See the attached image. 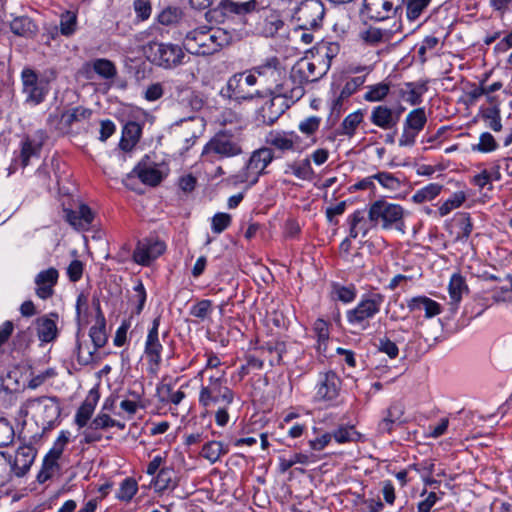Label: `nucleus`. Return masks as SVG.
I'll return each mask as SVG.
<instances>
[{
    "label": "nucleus",
    "mask_w": 512,
    "mask_h": 512,
    "mask_svg": "<svg viewBox=\"0 0 512 512\" xmlns=\"http://www.w3.org/2000/svg\"><path fill=\"white\" fill-rule=\"evenodd\" d=\"M249 25L251 32L264 37H275L285 28V22L281 15L273 10L265 11L255 25Z\"/></svg>",
    "instance_id": "6ab92c4d"
},
{
    "label": "nucleus",
    "mask_w": 512,
    "mask_h": 512,
    "mask_svg": "<svg viewBox=\"0 0 512 512\" xmlns=\"http://www.w3.org/2000/svg\"><path fill=\"white\" fill-rule=\"evenodd\" d=\"M279 157L280 155H275L270 147H261L253 151L243 169L232 176L233 183H247L249 186L256 184L259 177L266 173L267 166Z\"/></svg>",
    "instance_id": "7ed1b4c3"
},
{
    "label": "nucleus",
    "mask_w": 512,
    "mask_h": 512,
    "mask_svg": "<svg viewBox=\"0 0 512 512\" xmlns=\"http://www.w3.org/2000/svg\"><path fill=\"white\" fill-rule=\"evenodd\" d=\"M94 71L105 79H112L117 74V69L114 63L105 58L96 59L93 62Z\"/></svg>",
    "instance_id": "3c124183"
},
{
    "label": "nucleus",
    "mask_w": 512,
    "mask_h": 512,
    "mask_svg": "<svg viewBox=\"0 0 512 512\" xmlns=\"http://www.w3.org/2000/svg\"><path fill=\"white\" fill-rule=\"evenodd\" d=\"M37 455V450L30 444H23L18 447L13 463L16 476H24L32 466Z\"/></svg>",
    "instance_id": "cd10ccee"
},
{
    "label": "nucleus",
    "mask_w": 512,
    "mask_h": 512,
    "mask_svg": "<svg viewBox=\"0 0 512 512\" xmlns=\"http://www.w3.org/2000/svg\"><path fill=\"white\" fill-rule=\"evenodd\" d=\"M77 17L74 13L66 12L61 15L60 31L62 35L70 36L75 32Z\"/></svg>",
    "instance_id": "338daca9"
},
{
    "label": "nucleus",
    "mask_w": 512,
    "mask_h": 512,
    "mask_svg": "<svg viewBox=\"0 0 512 512\" xmlns=\"http://www.w3.org/2000/svg\"><path fill=\"white\" fill-rule=\"evenodd\" d=\"M426 123L427 116L424 108H416L410 111L403 122V132L399 138V146H413L418 134L424 129Z\"/></svg>",
    "instance_id": "ddd939ff"
},
{
    "label": "nucleus",
    "mask_w": 512,
    "mask_h": 512,
    "mask_svg": "<svg viewBox=\"0 0 512 512\" xmlns=\"http://www.w3.org/2000/svg\"><path fill=\"white\" fill-rule=\"evenodd\" d=\"M384 300V295L375 291L363 294L357 306L347 311L348 323L360 331L367 329L369 320L380 312Z\"/></svg>",
    "instance_id": "20e7f679"
},
{
    "label": "nucleus",
    "mask_w": 512,
    "mask_h": 512,
    "mask_svg": "<svg viewBox=\"0 0 512 512\" xmlns=\"http://www.w3.org/2000/svg\"><path fill=\"white\" fill-rule=\"evenodd\" d=\"M59 460L60 458L55 456L53 457L48 453L45 455L42 468L37 475V481L39 483H44L60 473L61 466L59 464Z\"/></svg>",
    "instance_id": "58836bf2"
},
{
    "label": "nucleus",
    "mask_w": 512,
    "mask_h": 512,
    "mask_svg": "<svg viewBox=\"0 0 512 512\" xmlns=\"http://www.w3.org/2000/svg\"><path fill=\"white\" fill-rule=\"evenodd\" d=\"M403 415L404 406L401 403H393L387 409L385 418L379 423L378 430L381 433H390L394 425H400L404 422Z\"/></svg>",
    "instance_id": "72a5a7b5"
},
{
    "label": "nucleus",
    "mask_w": 512,
    "mask_h": 512,
    "mask_svg": "<svg viewBox=\"0 0 512 512\" xmlns=\"http://www.w3.org/2000/svg\"><path fill=\"white\" fill-rule=\"evenodd\" d=\"M467 290L465 279L459 274L452 275L448 286L451 310L455 311L458 308L462 295Z\"/></svg>",
    "instance_id": "e433bc0d"
},
{
    "label": "nucleus",
    "mask_w": 512,
    "mask_h": 512,
    "mask_svg": "<svg viewBox=\"0 0 512 512\" xmlns=\"http://www.w3.org/2000/svg\"><path fill=\"white\" fill-rule=\"evenodd\" d=\"M252 74L260 77L266 89L272 87L285 76V69L282 67L280 60L276 57H269L260 65L252 69Z\"/></svg>",
    "instance_id": "aec40b11"
},
{
    "label": "nucleus",
    "mask_w": 512,
    "mask_h": 512,
    "mask_svg": "<svg viewBox=\"0 0 512 512\" xmlns=\"http://www.w3.org/2000/svg\"><path fill=\"white\" fill-rule=\"evenodd\" d=\"M369 209L377 227L380 226L383 230L394 228L405 233V210L401 205L378 199L370 204Z\"/></svg>",
    "instance_id": "39448f33"
},
{
    "label": "nucleus",
    "mask_w": 512,
    "mask_h": 512,
    "mask_svg": "<svg viewBox=\"0 0 512 512\" xmlns=\"http://www.w3.org/2000/svg\"><path fill=\"white\" fill-rule=\"evenodd\" d=\"M166 250V244L158 237L150 236L137 243L133 251V259L136 263L148 266L152 261L161 256Z\"/></svg>",
    "instance_id": "2eb2a0df"
},
{
    "label": "nucleus",
    "mask_w": 512,
    "mask_h": 512,
    "mask_svg": "<svg viewBox=\"0 0 512 512\" xmlns=\"http://www.w3.org/2000/svg\"><path fill=\"white\" fill-rule=\"evenodd\" d=\"M45 139L46 134L43 130H37L24 138L20 153V163L23 168L29 165L32 157H39Z\"/></svg>",
    "instance_id": "4be33fe9"
},
{
    "label": "nucleus",
    "mask_w": 512,
    "mask_h": 512,
    "mask_svg": "<svg viewBox=\"0 0 512 512\" xmlns=\"http://www.w3.org/2000/svg\"><path fill=\"white\" fill-rule=\"evenodd\" d=\"M367 91L364 94V99L368 102H379L386 98L390 91V84L380 82L375 85H369L366 87Z\"/></svg>",
    "instance_id": "49530a36"
},
{
    "label": "nucleus",
    "mask_w": 512,
    "mask_h": 512,
    "mask_svg": "<svg viewBox=\"0 0 512 512\" xmlns=\"http://www.w3.org/2000/svg\"><path fill=\"white\" fill-rule=\"evenodd\" d=\"M443 186L438 183H430L422 189L416 191L412 196V201L421 204L435 199L441 192Z\"/></svg>",
    "instance_id": "c03bdc74"
},
{
    "label": "nucleus",
    "mask_w": 512,
    "mask_h": 512,
    "mask_svg": "<svg viewBox=\"0 0 512 512\" xmlns=\"http://www.w3.org/2000/svg\"><path fill=\"white\" fill-rule=\"evenodd\" d=\"M332 297L343 303H350L356 298V288L353 284L343 286L339 283L332 284Z\"/></svg>",
    "instance_id": "de8ad7c7"
},
{
    "label": "nucleus",
    "mask_w": 512,
    "mask_h": 512,
    "mask_svg": "<svg viewBox=\"0 0 512 512\" xmlns=\"http://www.w3.org/2000/svg\"><path fill=\"white\" fill-rule=\"evenodd\" d=\"M21 81L27 103L38 105L44 101L50 90L47 77H39L35 70L26 67L21 72Z\"/></svg>",
    "instance_id": "1a4fd4ad"
},
{
    "label": "nucleus",
    "mask_w": 512,
    "mask_h": 512,
    "mask_svg": "<svg viewBox=\"0 0 512 512\" xmlns=\"http://www.w3.org/2000/svg\"><path fill=\"white\" fill-rule=\"evenodd\" d=\"M70 440V432L62 430L57 439L54 441L53 446L48 451V454L52 455L53 457H58L61 459L64 449L66 445L68 444Z\"/></svg>",
    "instance_id": "680f3d73"
},
{
    "label": "nucleus",
    "mask_w": 512,
    "mask_h": 512,
    "mask_svg": "<svg viewBox=\"0 0 512 512\" xmlns=\"http://www.w3.org/2000/svg\"><path fill=\"white\" fill-rule=\"evenodd\" d=\"M267 91L272 95L270 107H278L277 115L282 114L302 95V88L295 87L294 82L286 78V75L281 81L268 88ZM277 117L271 118L270 123H273Z\"/></svg>",
    "instance_id": "6e6552de"
},
{
    "label": "nucleus",
    "mask_w": 512,
    "mask_h": 512,
    "mask_svg": "<svg viewBox=\"0 0 512 512\" xmlns=\"http://www.w3.org/2000/svg\"><path fill=\"white\" fill-rule=\"evenodd\" d=\"M232 218L228 213H216L211 219V229L215 234H220L231 224Z\"/></svg>",
    "instance_id": "0e129e2a"
},
{
    "label": "nucleus",
    "mask_w": 512,
    "mask_h": 512,
    "mask_svg": "<svg viewBox=\"0 0 512 512\" xmlns=\"http://www.w3.org/2000/svg\"><path fill=\"white\" fill-rule=\"evenodd\" d=\"M243 153L240 134L231 130L217 132L203 147L201 159L214 164L220 160L233 158Z\"/></svg>",
    "instance_id": "f03ea898"
},
{
    "label": "nucleus",
    "mask_w": 512,
    "mask_h": 512,
    "mask_svg": "<svg viewBox=\"0 0 512 512\" xmlns=\"http://www.w3.org/2000/svg\"><path fill=\"white\" fill-rule=\"evenodd\" d=\"M466 196L463 192L454 193L438 209L441 216L449 214L453 209L460 207L465 201Z\"/></svg>",
    "instance_id": "13d9d810"
},
{
    "label": "nucleus",
    "mask_w": 512,
    "mask_h": 512,
    "mask_svg": "<svg viewBox=\"0 0 512 512\" xmlns=\"http://www.w3.org/2000/svg\"><path fill=\"white\" fill-rule=\"evenodd\" d=\"M138 490L137 482L133 478H126L120 485L117 497L123 501H130Z\"/></svg>",
    "instance_id": "052dcab7"
},
{
    "label": "nucleus",
    "mask_w": 512,
    "mask_h": 512,
    "mask_svg": "<svg viewBox=\"0 0 512 512\" xmlns=\"http://www.w3.org/2000/svg\"><path fill=\"white\" fill-rule=\"evenodd\" d=\"M142 133L141 126L135 121H129L125 124L122 131L120 147L124 151L131 150L139 141Z\"/></svg>",
    "instance_id": "c9c22d12"
},
{
    "label": "nucleus",
    "mask_w": 512,
    "mask_h": 512,
    "mask_svg": "<svg viewBox=\"0 0 512 512\" xmlns=\"http://www.w3.org/2000/svg\"><path fill=\"white\" fill-rule=\"evenodd\" d=\"M506 280L509 285L495 287L493 289L492 298L496 302H511L512 301V276L507 275Z\"/></svg>",
    "instance_id": "e2e57ef3"
},
{
    "label": "nucleus",
    "mask_w": 512,
    "mask_h": 512,
    "mask_svg": "<svg viewBox=\"0 0 512 512\" xmlns=\"http://www.w3.org/2000/svg\"><path fill=\"white\" fill-rule=\"evenodd\" d=\"M359 36L367 45L376 46L387 40V31L377 27H369L361 31Z\"/></svg>",
    "instance_id": "a18cd8bd"
},
{
    "label": "nucleus",
    "mask_w": 512,
    "mask_h": 512,
    "mask_svg": "<svg viewBox=\"0 0 512 512\" xmlns=\"http://www.w3.org/2000/svg\"><path fill=\"white\" fill-rule=\"evenodd\" d=\"M89 336L94 344L95 350L102 348L106 344L108 339L106 333V321L100 309L99 303L97 304L96 323L90 328Z\"/></svg>",
    "instance_id": "f704fd0d"
},
{
    "label": "nucleus",
    "mask_w": 512,
    "mask_h": 512,
    "mask_svg": "<svg viewBox=\"0 0 512 512\" xmlns=\"http://www.w3.org/2000/svg\"><path fill=\"white\" fill-rule=\"evenodd\" d=\"M59 278V272L56 268L50 267L46 270L40 271L35 276V293L42 299L46 300L51 298L54 294V287L56 286Z\"/></svg>",
    "instance_id": "b1692460"
},
{
    "label": "nucleus",
    "mask_w": 512,
    "mask_h": 512,
    "mask_svg": "<svg viewBox=\"0 0 512 512\" xmlns=\"http://www.w3.org/2000/svg\"><path fill=\"white\" fill-rule=\"evenodd\" d=\"M138 178L147 185L156 186L162 180L161 172L155 167H147L145 164L139 163L134 169Z\"/></svg>",
    "instance_id": "ea45409f"
},
{
    "label": "nucleus",
    "mask_w": 512,
    "mask_h": 512,
    "mask_svg": "<svg viewBox=\"0 0 512 512\" xmlns=\"http://www.w3.org/2000/svg\"><path fill=\"white\" fill-rule=\"evenodd\" d=\"M159 326L160 316H157L152 321V327L149 329L146 341L144 353L148 360L149 370L152 373H156L162 362V351L163 346L159 339Z\"/></svg>",
    "instance_id": "4468645a"
},
{
    "label": "nucleus",
    "mask_w": 512,
    "mask_h": 512,
    "mask_svg": "<svg viewBox=\"0 0 512 512\" xmlns=\"http://www.w3.org/2000/svg\"><path fill=\"white\" fill-rule=\"evenodd\" d=\"M228 452V447L224 446L222 442L209 441L203 446L201 455L211 463H215L222 455L227 454Z\"/></svg>",
    "instance_id": "a19ab883"
},
{
    "label": "nucleus",
    "mask_w": 512,
    "mask_h": 512,
    "mask_svg": "<svg viewBox=\"0 0 512 512\" xmlns=\"http://www.w3.org/2000/svg\"><path fill=\"white\" fill-rule=\"evenodd\" d=\"M92 115V110L89 108H85L82 106H78L67 110L62 113L61 121L67 125L71 126L76 122H81L90 119Z\"/></svg>",
    "instance_id": "37998d69"
},
{
    "label": "nucleus",
    "mask_w": 512,
    "mask_h": 512,
    "mask_svg": "<svg viewBox=\"0 0 512 512\" xmlns=\"http://www.w3.org/2000/svg\"><path fill=\"white\" fill-rule=\"evenodd\" d=\"M405 88L401 90V96L404 100L411 105H418L422 102V96L427 91L425 82H408L404 85Z\"/></svg>",
    "instance_id": "4c0bfd02"
},
{
    "label": "nucleus",
    "mask_w": 512,
    "mask_h": 512,
    "mask_svg": "<svg viewBox=\"0 0 512 512\" xmlns=\"http://www.w3.org/2000/svg\"><path fill=\"white\" fill-rule=\"evenodd\" d=\"M143 52L152 64L164 69H172L181 65L185 58L182 48L173 43L150 41L144 46Z\"/></svg>",
    "instance_id": "423d86ee"
},
{
    "label": "nucleus",
    "mask_w": 512,
    "mask_h": 512,
    "mask_svg": "<svg viewBox=\"0 0 512 512\" xmlns=\"http://www.w3.org/2000/svg\"><path fill=\"white\" fill-rule=\"evenodd\" d=\"M342 381L336 372L329 370L319 373L315 398L328 402L335 400L341 391Z\"/></svg>",
    "instance_id": "dca6fc26"
},
{
    "label": "nucleus",
    "mask_w": 512,
    "mask_h": 512,
    "mask_svg": "<svg viewBox=\"0 0 512 512\" xmlns=\"http://www.w3.org/2000/svg\"><path fill=\"white\" fill-rule=\"evenodd\" d=\"M58 320L59 315L56 312H51L35 319L36 334L42 344L54 342L58 338Z\"/></svg>",
    "instance_id": "412c9836"
},
{
    "label": "nucleus",
    "mask_w": 512,
    "mask_h": 512,
    "mask_svg": "<svg viewBox=\"0 0 512 512\" xmlns=\"http://www.w3.org/2000/svg\"><path fill=\"white\" fill-rule=\"evenodd\" d=\"M363 121V112L361 110H357L353 113L347 115L342 121L339 128L333 131L329 136L328 140L335 141L338 136H348L352 137L359 124Z\"/></svg>",
    "instance_id": "c756f323"
},
{
    "label": "nucleus",
    "mask_w": 512,
    "mask_h": 512,
    "mask_svg": "<svg viewBox=\"0 0 512 512\" xmlns=\"http://www.w3.org/2000/svg\"><path fill=\"white\" fill-rule=\"evenodd\" d=\"M233 34L220 27H199L188 32L184 38L185 49L194 55H212L230 45Z\"/></svg>",
    "instance_id": "f257e3e1"
},
{
    "label": "nucleus",
    "mask_w": 512,
    "mask_h": 512,
    "mask_svg": "<svg viewBox=\"0 0 512 512\" xmlns=\"http://www.w3.org/2000/svg\"><path fill=\"white\" fill-rule=\"evenodd\" d=\"M223 375L210 376L207 385H203L199 393V403L207 408L211 405L224 403L230 405L233 402V391L225 385Z\"/></svg>",
    "instance_id": "0eeeda50"
},
{
    "label": "nucleus",
    "mask_w": 512,
    "mask_h": 512,
    "mask_svg": "<svg viewBox=\"0 0 512 512\" xmlns=\"http://www.w3.org/2000/svg\"><path fill=\"white\" fill-rule=\"evenodd\" d=\"M14 439V429L8 420L0 418V447L8 446Z\"/></svg>",
    "instance_id": "774afa93"
},
{
    "label": "nucleus",
    "mask_w": 512,
    "mask_h": 512,
    "mask_svg": "<svg viewBox=\"0 0 512 512\" xmlns=\"http://www.w3.org/2000/svg\"><path fill=\"white\" fill-rule=\"evenodd\" d=\"M373 178L386 189L397 190L401 185L399 179L389 172H378L373 175Z\"/></svg>",
    "instance_id": "69168bd1"
},
{
    "label": "nucleus",
    "mask_w": 512,
    "mask_h": 512,
    "mask_svg": "<svg viewBox=\"0 0 512 512\" xmlns=\"http://www.w3.org/2000/svg\"><path fill=\"white\" fill-rule=\"evenodd\" d=\"M431 0H407L406 16L409 21H416L428 7Z\"/></svg>",
    "instance_id": "603ef678"
},
{
    "label": "nucleus",
    "mask_w": 512,
    "mask_h": 512,
    "mask_svg": "<svg viewBox=\"0 0 512 512\" xmlns=\"http://www.w3.org/2000/svg\"><path fill=\"white\" fill-rule=\"evenodd\" d=\"M349 236L357 238L358 236L366 237L370 230L377 227L375 220H372V213L368 209L367 216L365 211L356 210L348 217Z\"/></svg>",
    "instance_id": "5701e85b"
},
{
    "label": "nucleus",
    "mask_w": 512,
    "mask_h": 512,
    "mask_svg": "<svg viewBox=\"0 0 512 512\" xmlns=\"http://www.w3.org/2000/svg\"><path fill=\"white\" fill-rule=\"evenodd\" d=\"M458 232L455 236L456 242H465L473 230V224L469 214H462L456 219Z\"/></svg>",
    "instance_id": "8fccbe9b"
},
{
    "label": "nucleus",
    "mask_w": 512,
    "mask_h": 512,
    "mask_svg": "<svg viewBox=\"0 0 512 512\" xmlns=\"http://www.w3.org/2000/svg\"><path fill=\"white\" fill-rule=\"evenodd\" d=\"M182 17V11L178 7L168 6L164 8L157 17L160 24L169 26L179 22Z\"/></svg>",
    "instance_id": "864d4df0"
},
{
    "label": "nucleus",
    "mask_w": 512,
    "mask_h": 512,
    "mask_svg": "<svg viewBox=\"0 0 512 512\" xmlns=\"http://www.w3.org/2000/svg\"><path fill=\"white\" fill-rule=\"evenodd\" d=\"M400 114L401 110L394 111L386 105H378L372 109L370 121L373 125L383 130H390L399 122Z\"/></svg>",
    "instance_id": "a878e982"
},
{
    "label": "nucleus",
    "mask_w": 512,
    "mask_h": 512,
    "mask_svg": "<svg viewBox=\"0 0 512 512\" xmlns=\"http://www.w3.org/2000/svg\"><path fill=\"white\" fill-rule=\"evenodd\" d=\"M66 221L76 230L86 231L92 225L94 213L86 204H81L75 210L65 209Z\"/></svg>",
    "instance_id": "bb28decb"
},
{
    "label": "nucleus",
    "mask_w": 512,
    "mask_h": 512,
    "mask_svg": "<svg viewBox=\"0 0 512 512\" xmlns=\"http://www.w3.org/2000/svg\"><path fill=\"white\" fill-rule=\"evenodd\" d=\"M256 83L255 74L236 73L228 79L225 95L237 101H249L256 96L260 97L261 93L258 90L251 89Z\"/></svg>",
    "instance_id": "9d476101"
},
{
    "label": "nucleus",
    "mask_w": 512,
    "mask_h": 512,
    "mask_svg": "<svg viewBox=\"0 0 512 512\" xmlns=\"http://www.w3.org/2000/svg\"><path fill=\"white\" fill-rule=\"evenodd\" d=\"M498 148V143L496 142L493 135L489 132H483L479 137V143L476 145H472L473 151H478L482 153H489L495 151Z\"/></svg>",
    "instance_id": "6e6d98bb"
},
{
    "label": "nucleus",
    "mask_w": 512,
    "mask_h": 512,
    "mask_svg": "<svg viewBox=\"0 0 512 512\" xmlns=\"http://www.w3.org/2000/svg\"><path fill=\"white\" fill-rule=\"evenodd\" d=\"M258 5L257 0H220L218 6L224 15L236 16L244 24H248L249 19L257 11Z\"/></svg>",
    "instance_id": "a211bd4d"
},
{
    "label": "nucleus",
    "mask_w": 512,
    "mask_h": 512,
    "mask_svg": "<svg viewBox=\"0 0 512 512\" xmlns=\"http://www.w3.org/2000/svg\"><path fill=\"white\" fill-rule=\"evenodd\" d=\"M99 399L97 391L91 390L88 397L84 400L75 414V423L79 428L89 425V420L95 410Z\"/></svg>",
    "instance_id": "7c9ffc66"
},
{
    "label": "nucleus",
    "mask_w": 512,
    "mask_h": 512,
    "mask_svg": "<svg viewBox=\"0 0 512 512\" xmlns=\"http://www.w3.org/2000/svg\"><path fill=\"white\" fill-rule=\"evenodd\" d=\"M325 15L321 0H304L295 9L294 18L302 30L319 28Z\"/></svg>",
    "instance_id": "f8f14e48"
},
{
    "label": "nucleus",
    "mask_w": 512,
    "mask_h": 512,
    "mask_svg": "<svg viewBox=\"0 0 512 512\" xmlns=\"http://www.w3.org/2000/svg\"><path fill=\"white\" fill-rule=\"evenodd\" d=\"M306 465L309 463V456L303 453H294L289 458L284 456L279 457V471L285 473L295 464Z\"/></svg>",
    "instance_id": "5fc2aeb1"
},
{
    "label": "nucleus",
    "mask_w": 512,
    "mask_h": 512,
    "mask_svg": "<svg viewBox=\"0 0 512 512\" xmlns=\"http://www.w3.org/2000/svg\"><path fill=\"white\" fill-rule=\"evenodd\" d=\"M300 143L301 137L295 131L275 130L266 137V144L281 154L297 151Z\"/></svg>",
    "instance_id": "f3484780"
},
{
    "label": "nucleus",
    "mask_w": 512,
    "mask_h": 512,
    "mask_svg": "<svg viewBox=\"0 0 512 512\" xmlns=\"http://www.w3.org/2000/svg\"><path fill=\"white\" fill-rule=\"evenodd\" d=\"M158 392L162 402H171L175 405H178L185 397V393L183 391H173L170 384L163 385Z\"/></svg>",
    "instance_id": "bf43d9fd"
},
{
    "label": "nucleus",
    "mask_w": 512,
    "mask_h": 512,
    "mask_svg": "<svg viewBox=\"0 0 512 512\" xmlns=\"http://www.w3.org/2000/svg\"><path fill=\"white\" fill-rule=\"evenodd\" d=\"M11 32L26 39L34 38L38 33L37 24L28 16H15L9 22Z\"/></svg>",
    "instance_id": "c85d7f7f"
},
{
    "label": "nucleus",
    "mask_w": 512,
    "mask_h": 512,
    "mask_svg": "<svg viewBox=\"0 0 512 512\" xmlns=\"http://www.w3.org/2000/svg\"><path fill=\"white\" fill-rule=\"evenodd\" d=\"M294 69L302 80L315 82L326 74L328 67L323 61H318L317 63L313 59L304 57L296 63Z\"/></svg>",
    "instance_id": "393cba45"
},
{
    "label": "nucleus",
    "mask_w": 512,
    "mask_h": 512,
    "mask_svg": "<svg viewBox=\"0 0 512 512\" xmlns=\"http://www.w3.org/2000/svg\"><path fill=\"white\" fill-rule=\"evenodd\" d=\"M321 125V118L318 116H309L301 120L298 124L299 131L307 137H312L318 131Z\"/></svg>",
    "instance_id": "4d7b16f0"
},
{
    "label": "nucleus",
    "mask_w": 512,
    "mask_h": 512,
    "mask_svg": "<svg viewBox=\"0 0 512 512\" xmlns=\"http://www.w3.org/2000/svg\"><path fill=\"white\" fill-rule=\"evenodd\" d=\"M290 169L294 176L301 180H312L314 171L311 166L310 158H305L291 164Z\"/></svg>",
    "instance_id": "09e8293b"
},
{
    "label": "nucleus",
    "mask_w": 512,
    "mask_h": 512,
    "mask_svg": "<svg viewBox=\"0 0 512 512\" xmlns=\"http://www.w3.org/2000/svg\"><path fill=\"white\" fill-rule=\"evenodd\" d=\"M364 7L370 17L378 21L399 15L386 0H364Z\"/></svg>",
    "instance_id": "473e14b6"
},
{
    "label": "nucleus",
    "mask_w": 512,
    "mask_h": 512,
    "mask_svg": "<svg viewBox=\"0 0 512 512\" xmlns=\"http://www.w3.org/2000/svg\"><path fill=\"white\" fill-rule=\"evenodd\" d=\"M407 307L411 312L424 310L426 318H432L441 313V305L426 296L413 297L407 302Z\"/></svg>",
    "instance_id": "2f4dec72"
},
{
    "label": "nucleus",
    "mask_w": 512,
    "mask_h": 512,
    "mask_svg": "<svg viewBox=\"0 0 512 512\" xmlns=\"http://www.w3.org/2000/svg\"><path fill=\"white\" fill-rule=\"evenodd\" d=\"M176 484V475L172 468L160 469L154 481V486L157 491L174 489Z\"/></svg>",
    "instance_id": "79ce46f5"
},
{
    "label": "nucleus",
    "mask_w": 512,
    "mask_h": 512,
    "mask_svg": "<svg viewBox=\"0 0 512 512\" xmlns=\"http://www.w3.org/2000/svg\"><path fill=\"white\" fill-rule=\"evenodd\" d=\"M29 409L37 411L42 423L49 426L53 425L61 414V407L56 397L42 396L28 399L22 405L20 412L27 415Z\"/></svg>",
    "instance_id": "9b49d317"
}]
</instances>
